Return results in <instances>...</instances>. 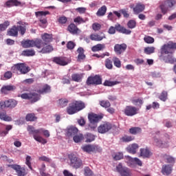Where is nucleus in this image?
Segmentation results:
<instances>
[{
    "label": "nucleus",
    "instance_id": "obj_1",
    "mask_svg": "<svg viewBox=\"0 0 176 176\" xmlns=\"http://www.w3.org/2000/svg\"><path fill=\"white\" fill-rule=\"evenodd\" d=\"M28 131H29L30 134H32L33 135V138L35 140V141H37V142H40L43 145L47 143V140L41 136V133H43V135L47 138H49V137H50V132H49L46 129H44L43 128L35 129V128H34L33 126H29L28 128Z\"/></svg>",
    "mask_w": 176,
    "mask_h": 176
},
{
    "label": "nucleus",
    "instance_id": "obj_2",
    "mask_svg": "<svg viewBox=\"0 0 176 176\" xmlns=\"http://www.w3.org/2000/svg\"><path fill=\"white\" fill-rule=\"evenodd\" d=\"M86 108V104L81 100H74L69 104L67 107V113L68 115H74V113H78L80 111H82Z\"/></svg>",
    "mask_w": 176,
    "mask_h": 176
},
{
    "label": "nucleus",
    "instance_id": "obj_3",
    "mask_svg": "<svg viewBox=\"0 0 176 176\" xmlns=\"http://www.w3.org/2000/svg\"><path fill=\"white\" fill-rule=\"evenodd\" d=\"M42 39L35 38L34 40H25L21 41V46L23 49H29L30 47H36L37 49H41L42 47Z\"/></svg>",
    "mask_w": 176,
    "mask_h": 176
},
{
    "label": "nucleus",
    "instance_id": "obj_4",
    "mask_svg": "<svg viewBox=\"0 0 176 176\" xmlns=\"http://www.w3.org/2000/svg\"><path fill=\"white\" fill-rule=\"evenodd\" d=\"M19 31L21 35L23 36L25 34L27 29L25 28V26H23L21 25L17 26L13 25L11 28L8 29L7 35H8V36H14L16 38V36H19Z\"/></svg>",
    "mask_w": 176,
    "mask_h": 176
},
{
    "label": "nucleus",
    "instance_id": "obj_5",
    "mask_svg": "<svg viewBox=\"0 0 176 176\" xmlns=\"http://www.w3.org/2000/svg\"><path fill=\"white\" fill-rule=\"evenodd\" d=\"M11 71L14 73L19 72V75H25L31 71V69L25 63H16L11 67Z\"/></svg>",
    "mask_w": 176,
    "mask_h": 176
},
{
    "label": "nucleus",
    "instance_id": "obj_6",
    "mask_svg": "<svg viewBox=\"0 0 176 176\" xmlns=\"http://www.w3.org/2000/svg\"><path fill=\"white\" fill-rule=\"evenodd\" d=\"M174 50H176V43L169 41L162 46L160 49V55L173 54L174 53Z\"/></svg>",
    "mask_w": 176,
    "mask_h": 176
},
{
    "label": "nucleus",
    "instance_id": "obj_7",
    "mask_svg": "<svg viewBox=\"0 0 176 176\" xmlns=\"http://www.w3.org/2000/svg\"><path fill=\"white\" fill-rule=\"evenodd\" d=\"M153 144L156 146L160 148H167L168 146V142H170V136L168 135H165L162 139H159L157 137L153 138Z\"/></svg>",
    "mask_w": 176,
    "mask_h": 176
},
{
    "label": "nucleus",
    "instance_id": "obj_8",
    "mask_svg": "<svg viewBox=\"0 0 176 176\" xmlns=\"http://www.w3.org/2000/svg\"><path fill=\"white\" fill-rule=\"evenodd\" d=\"M68 159L70 160V166L73 167V168H80V167L83 166V162H82V160L76 157L75 154H69Z\"/></svg>",
    "mask_w": 176,
    "mask_h": 176
},
{
    "label": "nucleus",
    "instance_id": "obj_9",
    "mask_svg": "<svg viewBox=\"0 0 176 176\" xmlns=\"http://www.w3.org/2000/svg\"><path fill=\"white\" fill-rule=\"evenodd\" d=\"M19 102L14 99H9L5 101L0 102V109H5V108H9L13 109L17 107Z\"/></svg>",
    "mask_w": 176,
    "mask_h": 176
},
{
    "label": "nucleus",
    "instance_id": "obj_10",
    "mask_svg": "<svg viewBox=\"0 0 176 176\" xmlns=\"http://www.w3.org/2000/svg\"><path fill=\"white\" fill-rule=\"evenodd\" d=\"M21 98L23 100H30L31 102H36L41 100V95L35 93H24L21 95Z\"/></svg>",
    "mask_w": 176,
    "mask_h": 176
},
{
    "label": "nucleus",
    "instance_id": "obj_11",
    "mask_svg": "<svg viewBox=\"0 0 176 176\" xmlns=\"http://www.w3.org/2000/svg\"><path fill=\"white\" fill-rule=\"evenodd\" d=\"M129 8L133 10V14H140V13H142L145 10V4L137 3L136 4H131Z\"/></svg>",
    "mask_w": 176,
    "mask_h": 176
},
{
    "label": "nucleus",
    "instance_id": "obj_12",
    "mask_svg": "<svg viewBox=\"0 0 176 176\" xmlns=\"http://www.w3.org/2000/svg\"><path fill=\"white\" fill-rule=\"evenodd\" d=\"M102 83V78L99 75H96L95 76H89L87 80V86L90 85H101Z\"/></svg>",
    "mask_w": 176,
    "mask_h": 176
},
{
    "label": "nucleus",
    "instance_id": "obj_13",
    "mask_svg": "<svg viewBox=\"0 0 176 176\" xmlns=\"http://www.w3.org/2000/svg\"><path fill=\"white\" fill-rule=\"evenodd\" d=\"M109 130H112V124L108 122H104L98 127V131L100 134H105V133H108Z\"/></svg>",
    "mask_w": 176,
    "mask_h": 176
},
{
    "label": "nucleus",
    "instance_id": "obj_14",
    "mask_svg": "<svg viewBox=\"0 0 176 176\" xmlns=\"http://www.w3.org/2000/svg\"><path fill=\"white\" fill-rule=\"evenodd\" d=\"M104 118V114H96L94 113H91L88 115V119L90 123H98V122H101Z\"/></svg>",
    "mask_w": 176,
    "mask_h": 176
},
{
    "label": "nucleus",
    "instance_id": "obj_15",
    "mask_svg": "<svg viewBox=\"0 0 176 176\" xmlns=\"http://www.w3.org/2000/svg\"><path fill=\"white\" fill-rule=\"evenodd\" d=\"M123 112L126 116H134L138 113V109L134 106H126Z\"/></svg>",
    "mask_w": 176,
    "mask_h": 176
},
{
    "label": "nucleus",
    "instance_id": "obj_16",
    "mask_svg": "<svg viewBox=\"0 0 176 176\" xmlns=\"http://www.w3.org/2000/svg\"><path fill=\"white\" fill-rule=\"evenodd\" d=\"M8 167H11V168L16 170L18 176H25L27 175V172H25V168H22L20 165L11 164L8 165Z\"/></svg>",
    "mask_w": 176,
    "mask_h": 176
},
{
    "label": "nucleus",
    "instance_id": "obj_17",
    "mask_svg": "<svg viewBox=\"0 0 176 176\" xmlns=\"http://www.w3.org/2000/svg\"><path fill=\"white\" fill-rule=\"evenodd\" d=\"M42 43L43 45H41V47L38 48L40 50V51H38L39 53H42V54H47V53L53 52V46L43 43V41H42Z\"/></svg>",
    "mask_w": 176,
    "mask_h": 176
},
{
    "label": "nucleus",
    "instance_id": "obj_18",
    "mask_svg": "<svg viewBox=\"0 0 176 176\" xmlns=\"http://www.w3.org/2000/svg\"><path fill=\"white\" fill-rule=\"evenodd\" d=\"M151 156H152V152L148 147L140 148L139 157H142V159H149Z\"/></svg>",
    "mask_w": 176,
    "mask_h": 176
},
{
    "label": "nucleus",
    "instance_id": "obj_19",
    "mask_svg": "<svg viewBox=\"0 0 176 176\" xmlns=\"http://www.w3.org/2000/svg\"><path fill=\"white\" fill-rule=\"evenodd\" d=\"M53 63L58 64V65H67L68 62H67V58L64 56H56L52 59Z\"/></svg>",
    "mask_w": 176,
    "mask_h": 176
},
{
    "label": "nucleus",
    "instance_id": "obj_20",
    "mask_svg": "<svg viewBox=\"0 0 176 176\" xmlns=\"http://www.w3.org/2000/svg\"><path fill=\"white\" fill-rule=\"evenodd\" d=\"M167 56L164 54L160 55V60L164 61V63L169 64H174L175 63V60H174V57H173V54H166Z\"/></svg>",
    "mask_w": 176,
    "mask_h": 176
},
{
    "label": "nucleus",
    "instance_id": "obj_21",
    "mask_svg": "<svg viewBox=\"0 0 176 176\" xmlns=\"http://www.w3.org/2000/svg\"><path fill=\"white\" fill-rule=\"evenodd\" d=\"M126 49H127V45L124 43L116 44L114 46V52L116 54H122V53H124Z\"/></svg>",
    "mask_w": 176,
    "mask_h": 176
},
{
    "label": "nucleus",
    "instance_id": "obj_22",
    "mask_svg": "<svg viewBox=\"0 0 176 176\" xmlns=\"http://www.w3.org/2000/svg\"><path fill=\"white\" fill-rule=\"evenodd\" d=\"M116 30L117 32H120V34H124L125 35H130V34H131V30L126 29L124 26L119 23L116 25Z\"/></svg>",
    "mask_w": 176,
    "mask_h": 176
},
{
    "label": "nucleus",
    "instance_id": "obj_23",
    "mask_svg": "<svg viewBox=\"0 0 176 176\" xmlns=\"http://www.w3.org/2000/svg\"><path fill=\"white\" fill-rule=\"evenodd\" d=\"M91 41H95L96 42H100L102 41V39H105L107 36H105V34L101 33L100 34H98L97 33L96 34H91L89 36Z\"/></svg>",
    "mask_w": 176,
    "mask_h": 176
},
{
    "label": "nucleus",
    "instance_id": "obj_24",
    "mask_svg": "<svg viewBox=\"0 0 176 176\" xmlns=\"http://www.w3.org/2000/svg\"><path fill=\"white\" fill-rule=\"evenodd\" d=\"M67 31L72 34V35H76L80 32V30L78 28V26L75 23H70L67 27Z\"/></svg>",
    "mask_w": 176,
    "mask_h": 176
},
{
    "label": "nucleus",
    "instance_id": "obj_25",
    "mask_svg": "<svg viewBox=\"0 0 176 176\" xmlns=\"http://www.w3.org/2000/svg\"><path fill=\"white\" fill-rule=\"evenodd\" d=\"M161 173L163 175H170L173 173V166L170 164H164L162 166Z\"/></svg>",
    "mask_w": 176,
    "mask_h": 176
},
{
    "label": "nucleus",
    "instance_id": "obj_26",
    "mask_svg": "<svg viewBox=\"0 0 176 176\" xmlns=\"http://www.w3.org/2000/svg\"><path fill=\"white\" fill-rule=\"evenodd\" d=\"M51 91L52 87L47 84L44 85L41 89L37 90V93L39 94H47V93H50Z\"/></svg>",
    "mask_w": 176,
    "mask_h": 176
},
{
    "label": "nucleus",
    "instance_id": "obj_27",
    "mask_svg": "<svg viewBox=\"0 0 176 176\" xmlns=\"http://www.w3.org/2000/svg\"><path fill=\"white\" fill-rule=\"evenodd\" d=\"M7 8H12L13 6H21V2L19 0H8L6 2Z\"/></svg>",
    "mask_w": 176,
    "mask_h": 176
},
{
    "label": "nucleus",
    "instance_id": "obj_28",
    "mask_svg": "<svg viewBox=\"0 0 176 176\" xmlns=\"http://www.w3.org/2000/svg\"><path fill=\"white\" fill-rule=\"evenodd\" d=\"M139 148H140V146H138V144H131V146H128L126 149L129 153H132V155H135Z\"/></svg>",
    "mask_w": 176,
    "mask_h": 176
},
{
    "label": "nucleus",
    "instance_id": "obj_29",
    "mask_svg": "<svg viewBox=\"0 0 176 176\" xmlns=\"http://www.w3.org/2000/svg\"><path fill=\"white\" fill-rule=\"evenodd\" d=\"M162 159L164 160L165 163H169L170 164H174L175 163V158L167 154H164Z\"/></svg>",
    "mask_w": 176,
    "mask_h": 176
},
{
    "label": "nucleus",
    "instance_id": "obj_30",
    "mask_svg": "<svg viewBox=\"0 0 176 176\" xmlns=\"http://www.w3.org/2000/svg\"><path fill=\"white\" fill-rule=\"evenodd\" d=\"M87 21H89V18L83 19L80 16H78L74 19V23H75L77 25H80V24H85Z\"/></svg>",
    "mask_w": 176,
    "mask_h": 176
},
{
    "label": "nucleus",
    "instance_id": "obj_31",
    "mask_svg": "<svg viewBox=\"0 0 176 176\" xmlns=\"http://www.w3.org/2000/svg\"><path fill=\"white\" fill-rule=\"evenodd\" d=\"M41 39L43 41V43H49L53 40V35L47 33H45L41 35Z\"/></svg>",
    "mask_w": 176,
    "mask_h": 176
},
{
    "label": "nucleus",
    "instance_id": "obj_32",
    "mask_svg": "<svg viewBox=\"0 0 176 176\" xmlns=\"http://www.w3.org/2000/svg\"><path fill=\"white\" fill-rule=\"evenodd\" d=\"M78 128L75 126H71L67 129L66 134L67 137H72V136L74 137L78 134Z\"/></svg>",
    "mask_w": 176,
    "mask_h": 176
},
{
    "label": "nucleus",
    "instance_id": "obj_33",
    "mask_svg": "<svg viewBox=\"0 0 176 176\" xmlns=\"http://www.w3.org/2000/svg\"><path fill=\"white\" fill-rule=\"evenodd\" d=\"M129 133L133 135H137V134L142 133V129L139 126H133L129 129Z\"/></svg>",
    "mask_w": 176,
    "mask_h": 176
},
{
    "label": "nucleus",
    "instance_id": "obj_34",
    "mask_svg": "<svg viewBox=\"0 0 176 176\" xmlns=\"http://www.w3.org/2000/svg\"><path fill=\"white\" fill-rule=\"evenodd\" d=\"M78 55V61H82V60H85L86 58V55H85V50L83 47H80L77 50Z\"/></svg>",
    "mask_w": 176,
    "mask_h": 176
},
{
    "label": "nucleus",
    "instance_id": "obj_35",
    "mask_svg": "<svg viewBox=\"0 0 176 176\" xmlns=\"http://www.w3.org/2000/svg\"><path fill=\"white\" fill-rule=\"evenodd\" d=\"M0 119L4 122H12V117L8 116L6 111L0 112Z\"/></svg>",
    "mask_w": 176,
    "mask_h": 176
},
{
    "label": "nucleus",
    "instance_id": "obj_36",
    "mask_svg": "<svg viewBox=\"0 0 176 176\" xmlns=\"http://www.w3.org/2000/svg\"><path fill=\"white\" fill-rule=\"evenodd\" d=\"M22 56H24L25 57H32L33 56H35V50L32 49L25 50L22 52Z\"/></svg>",
    "mask_w": 176,
    "mask_h": 176
},
{
    "label": "nucleus",
    "instance_id": "obj_37",
    "mask_svg": "<svg viewBox=\"0 0 176 176\" xmlns=\"http://www.w3.org/2000/svg\"><path fill=\"white\" fill-rule=\"evenodd\" d=\"M14 89V86L13 85H5L2 87L1 91L3 94H8V91H12Z\"/></svg>",
    "mask_w": 176,
    "mask_h": 176
},
{
    "label": "nucleus",
    "instance_id": "obj_38",
    "mask_svg": "<svg viewBox=\"0 0 176 176\" xmlns=\"http://www.w3.org/2000/svg\"><path fill=\"white\" fill-rule=\"evenodd\" d=\"M160 8L161 9V12L162 14H166L167 12H168V6H167L166 3L165 1H162L161 4L160 5Z\"/></svg>",
    "mask_w": 176,
    "mask_h": 176
},
{
    "label": "nucleus",
    "instance_id": "obj_39",
    "mask_svg": "<svg viewBox=\"0 0 176 176\" xmlns=\"http://www.w3.org/2000/svg\"><path fill=\"white\" fill-rule=\"evenodd\" d=\"M69 102V101L67 98H60L58 100V107H60V108H65V107L68 105Z\"/></svg>",
    "mask_w": 176,
    "mask_h": 176
},
{
    "label": "nucleus",
    "instance_id": "obj_40",
    "mask_svg": "<svg viewBox=\"0 0 176 176\" xmlns=\"http://www.w3.org/2000/svg\"><path fill=\"white\" fill-rule=\"evenodd\" d=\"M83 79L82 74H73L72 75V80L74 82H80Z\"/></svg>",
    "mask_w": 176,
    "mask_h": 176
},
{
    "label": "nucleus",
    "instance_id": "obj_41",
    "mask_svg": "<svg viewBox=\"0 0 176 176\" xmlns=\"http://www.w3.org/2000/svg\"><path fill=\"white\" fill-rule=\"evenodd\" d=\"M85 142H93L96 140V135L91 133H87L85 135Z\"/></svg>",
    "mask_w": 176,
    "mask_h": 176
},
{
    "label": "nucleus",
    "instance_id": "obj_42",
    "mask_svg": "<svg viewBox=\"0 0 176 176\" xmlns=\"http://www.w3.org/2000/svg\"><path fill=\"white\" fill-rule=\"evenodd\" d=\"M105 13H107V6H103L98 9L96 12V15L98 16V17H101L102 16H105Z\"/></svg>",
    "mask_w": 176,
    "mask_h": 176
},
{
    "label": "nucleus",
    "instance_id": "obj_43",
    "mask_svg": "<svg viewBox=\"0 0 176 176\" xmlns=\"http://www.w3.org/2000/svg\"><path fill=\"white\" fill-rule=\"evenodd\" d=\"M38 118L35 116V114L32 113H28L25 117V120L27 122H35Z\"/></svg>",
    "mask_w": 176,
    "mask_h": 176
},
{
    "label": "nucleus",
    "instance_id": "obj_44",
    "mask_svg": "<svg viewBox=\"0 0 176 176\" xmlns=\"http://www.w3.org/2000/svg\"><path fill=\"white\" fill-rule=\"evenodd\" d=\"M102 49H105L104 44H97L92 47L91 50L92 52H100V50H102Z\"/></svg>",
    "mask_w": 176,
    "mask_h": 176
},
{
    "label": "nucleus",
    "instance_id": "obj_45",
    "mask_svg": "<svg viewBox=\"0 0 176 176\" xmlns=\"http://www.w3.org/2000/svg\"><path fill=\"white\" fill-rule=\"evenodd\" d=\"M120 140L122 142H131V141H134V137L131 135H125L121 138Z\"/></svg>",
    "mask_w": 176,
    "mask_h": 176
},
{
    "label": "nucleus",
    "instance_id": "obj_46",
    "mask_svg": "<svg viewBox=\"0 0 176 176\" xmlns=\"http://www.w3.org/2000/svg\"><path fill=\"white\" fill-rule=\"evenodd\" d=\"M85 138V137L83 136V134L82 133H79V134H76L73 137V140L74 141V142H80V141H82V140Z\"/></svg>",
    "mask_w": 176,
    "mask_h": 176
},
{
    "label": "nucleus",
    "instance_id": "obj_47",
    "mask_svg": "<svg viewBox=\"0 0 176 176\" xmlns=\"http://www.w3.org/2000/svg\"><path fill=\"white\" fill-rule=\"evenodd\" d=\"M127 27L128 28H130V30H133L137 27V21L134 19H131L127 23Z\"/></svg>",
    "mask_w": 176,
    "mask_h": 176
},
{
    "label": "nucleus",
    "instance_id": "obj_48",
    "mask_svg": "<svg viewBox=\"0 0 176 176\" xmlns=\"http://www.w3.org/2000/svg\"><path fill=\"white\" fill-rule=\"evenodd\" d=\"M155 47H146L144 50V53H145V54L150 55L153 54L155 52Z\"/></svg>",
    "mask_w": 176,
    "mask_h": 176
},
{
    "label": "nucleus",
    "instance_id": "obj_49",
    "mask_svg": "<svg viewBox=\"0 0 176 176\" xmlns=\"http://www.w3.org/2000/svg\"><path fill=\"white\" fill-rule=\"evenodd\" d=\"M120 83V82L119 81H109L108 80H106L103 85L104 86L112 87L115 86L116 85H119Z\"/></svg>",
    "mask_w": 176,
    "mask_h": 176
},
{
    "label": "nucleus",
    "instance_id": "obj_50",
    "mask_svg": "<svg viewBox=\"0 0 176 176\" xmlns=\"http://www.w3.org/2000/svg\"><path fill=\"white\" fill-rule=\"evenodd\" d=\"M130 162L133 164L135 163V164L139 166V167H142V161H141V160L138 157L131 158Z\"/></svg>",
    "mask_w": 176,
    "mask_h": 176
},
{
    "label": "nucleus",
    "instance_id": "obj_51",
    "mask_svg": "<svg viewBox=\"0 0 176 176\" xmlns=\"http://www.w3.org/2000/svg\"><path fill=\"white\" fill-rule=\"evenodd\" d=\"M94 146L91 145H86L82 147V151L84 152H87L88 153H90V152H94Z\"/></svg>",
    "mask_w": 176,
    "mask_h": 176
},
{
    "label": "nucleus",
    "instance_id": "obj_52",
    "mask_svg": "<svg viewBox=\"0 0 176 176\" xmlns=\"http://www.w3.org/2000/svg\"><path fill=\"white\" fill-rule=\"evenodd\" d=\"M31 160H32V159L31 158V156L27 155L25 157V164L26 166H28L30 170H32L33 169H32V165L31 164Z\"/></svg>",
    "mask_w": 176,
    "mask_h": 176
},
{
    "label": "nucleus",
    "instance_id": "obj_53",
    "mask_svg": "<svg viewBox=\"0 0 176 176\" xmlns=\"http://www.w3.org/2000/svg\"><path fill=\"white\" fill-rule=\"evenodd\" d=\"M113 61L115 67H116L117 68H120V67H122V62L120 61V59H119V58L113 57Z\"/></svg>",
    "mask_w": 176,
    "mask_h": 176
},
{
    "label": "nucleus",
    "instance_id": "obj_54",
    "mask_svg": "<svg viewBox=\"0 0 176 176\" xmlns=\"http://www.w3.org/2000/svg\"><path fill=\"white\" fill-rule=\"evenodd\" d=\"M121 176H133V173H131V170L129 168L124 169V170L120 173Z\"/></svg>",
    "mask_w": 176,
    "mask_h": 176
},
{
    "label": "nucleus",
    "instance_id": "obj_55",
    "mask_svg": "<svg viewBox=\"0 0 176 176\" xmlns=\"http://www.w3.org/2000/svg\"><path fill=\"white\" fill-rule=\"evenodd\" d=\"M168 94L167 93V91H163L160 96H159L160 100H161V101H167V97H168Z\"/></svg>",
    "mask_w": 176,
    "mask_h": 176
},
{
    "label": "nucleus",
    "instance_id": "obj_56",
    "mask_svg": "<svg viewBox=\"0 0 176 176\" xmlns=\"http://www.w3.org/2000/svg\"><path fill=\"white\" fill-rule=\"evenodd\" d=\"M104 65L106 68H107V69H112V68H113V65H112V60L109 58H107L105 60Z\"/></svg>",
    "mask_w": 176,
    "mask_h": 176
},
{
    "label": "nucleus",
    "instance_id": "obj_57",
    "mask_svg": "<svg viewBox=\"0 0 176 176\" xmlns=\"http://www.w3.org/2000/svg\"><path fill=\"white\" fill-rule=\"evenodd\" d=\"M100 105H101L103 108H109L111 107V102L108 100H101L100 102Z\"/></svg>",
    "mask_w": 176,
    "mask_h": 176
},
{
    "label": "nucleus",
    "instance_id": "obj_58",
    "mask_svg": "<svg viewBox=\"0 0 176 176\" xmlns=\"http://www.w3.org/2000/svg\"><path fill=\"white\" fill-rule=\"evenodd\" d=\"M144 41L146 43L152 44V43H153V42H155V38H153V37H151L149 36H146L144 38Z\"/></svg>",
    "mask_w": 176,
    "mask_h": 176
},
{
    "label": "nucleus",
    "instance_id": "obj_59",
    "mask_svg": "<svg viewBox=\"0 0 176 176\" xmlns=\"http://www.w3.org/2000/svg\"><path fill=\"white\" fill-rule=\"evenodd\" d=\"M76 46V44H75V43H74L73 41H69L67 43V48L69 50H74V49H75Z\"/></svg>",
    "mask_w": 176,
    "mask_h": 176
},
{
    "label": "nucleus",
    "instance_id": "obj_60",
    "mask_svg": "<svg viewBox=\"0 0 176 176\" xmlns=\"http://www.w3.org/2000/svg\"><path fill=\"white\" fill-rule=\"evenodd\" d=\"M36 16H47V14H50L49 11H38L35 12Z\"/></svg>",
    "mask_w": 176,
    "mask_h": 176
},
{
    "label": "nucleus",
    "instance_id": "obj_61",
    "mask_svg": "<svg viewBox=\"0 0 176 176\" xmlns=\"http://www.w3.org/2000/svg\"><path fill=\"white\" fill-rule=\"evenodd\" d=\"M92 30L95 32L100 31V30H101V24L98 23H94L92 24Z\"/></svg>",
    "mask_w": 176,
    "mask_h": 176
},
{
    "label": "nucleus",
    "instance_id": "obj_62",
    "mask_svg": "<svg viewBox=\"0 0 176 176\" xmlns=\"http://www.w3.org/2000/svg\"><path fill=\"white\" fill-rule=\"evenodd\" d=\"M84 175L85 176H91L93 175V171H91V169L89 167H85L84 169Z\"/></svg>",
    "mask_w": 176,
    "mask_h": 176
},
{
    "label": "nucleus",
    "instance_id": "obj_63",
    "mask_svg": "<svg viewBox=\"0 0 176 176\" xmlns=\"http://www.w3.org/2000/svg\"><path fill=\"white\" fill-rule=\"evenodd\" d=\"M164 2L166 3V5L169 8H173V6H174V5L176 4L175 0H166V1H164Z\"/></svg>",
    "mask_w": 176,
    "mask_h": 176
},
{
    "label": "nucleus",
    "instance_id": "obj_64",
    "mask_svg": "<svg viewBox=\"0 0 176 176\" xmlns=\"http://www.w3.org/2000/svg\"><path fill=\"white\" fill-rule=\"evenodd\" d=\"M107 32L109 35H115V34H116V26H110Z\"/></svg>",
    "mask_w": 176,
    "mask_h": 176
}]
</instances>
